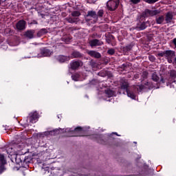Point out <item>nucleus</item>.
<instances>
[{"label":"nucleus","instance_id":"nucleus-1","mask_svg":"<svg viewBox=\"0 0 176 176\" xmlns=\"http://www.w3.org/2000/svg\"><path fill=\"white\" fill-rule=\"evenodd\" d=\"M128 87H129V82H127V80H122L121 89H123V90H126L128 97H130V98H132V100L135 99V94L130 91Z\"/></svg>","mask_w":176,"mask_h":176},{"label":"nucleus","instance_id":"nucleus-2","mask_svg":"<svg viewBox=\"0 0 176 176\" xmlns=\"http://www.w3.org/2000/svg\"><path fill=\"white\" fill-rule=\"evenodd\" d=\"M118 6L119 0H109L107 3V9L111 12H113V10H116Z\"/></svg>","mask_w":176,"mask_h":176},{"label":"nucleus","instance_id":"nucleus-3","mask_svg":"<svg viewBox=\"0 0 176 176\" xmlns=\"http://www.w3.org/2000/svg\"><path fill=\"white\" fill-rule=\"evenodd\" d=\"M38 118H39V116L38 115L36 111L30 113L28 116V119L30 123H35L38 120Z\"/></svg>","mask_w":176,"mask_h":176},{"label":"nucleus","instance_id":"nucleus-4","mask_svg":"<svg viewBox=\"0 0 176 176\" xmlns=\"http://www.w3.org/2000/svg\"><path fill=\"white\" fill-rule=\"evenodd\" d=\"M165 57H166L168 62L171 64L173 63V58L175 57V52L173 51H166Z\"/></svg>","mask_w":176,"mask_h":176},{"label":"nucleus","instance_id":"nucleus-5","mask_svg":"<svg viewBox=\"0 0 176 176\" xmlns=\"http://www.w3.org/2000/svg\"><path fill=\"white\" fill-rule=\"evenodd\" d=\"M90 17H91L92 19H95L94 20V23H96V21H97V14H96V12L89 11L88 14L87 15V17H86V20H90V19H89Z\"/></svg>","mask_w":176,"mask_h":176},{"label":"nucleus","instance_id":"nucleus-6","mask_svg":"<svg viewBox=\"0 0 176 176\" xmlns=\"http://www.w3.org/2000/svg\"><path fill=\"white\" fill-rule=\"evenodd\" d=\"M16 28L20 31L25 30V21L21 20L16 23Z\"/></svg>","mask_w":176,"mask_h":176},{"label":"nucleus","instance_id":"nucleus-7","mask_svg":"<svg viewBox=\"0 0 176 176\" xmlns=\"http://www.w3.org/2000/svg\"><path fill=\"white\" fill-rule=\"evenodd\" d=\"M52 52L47 49H43L41 50V55H38V57H49L52 56Z\"/></svg>","mask_w":176,"mask_h":176},{"label":"nucleus","instance_id":"nucleus-8","mask_svg":"<svg viewBox=\"0 0 176 176\" xmlns=\"http://www.w3.org/2000/svg\"><path fill=\"white\" fill-rule=\"evenodd\" d=\"M104 43L102 41H100L97 39H94L89 42L90 46L93 47V46H101V45H103Z\"/></svg>","mask_w":176,"mask_h":176},{"label":"nucleus","instance_id":"nucleus-9","mask_svg":"<svg viewBox=\"0 0 176 176\" xmlns=\"http://www.w3.org/2000/svg\"><path fill=\"white\" fill-rule=\"evenodd\" d=\"M87 54L91 56V57H94L95 58H100L101 57V54L96 51H88Z\"/></svg>","mask_w":176,"mask_h":176},{"label":"nucleus","instance_id":"nucleus-10","mask_svg":"<svg viewBox=\"0 0 176 176\" xmlns=\"http://www.w3.org/2000/svg\"><path fill=\"white\" fill-rule=\"evenodd\" d=\"M57 60L59 63H65V61H68V60H69V56L60 55L57 57Z\"/></svg>","mask_w":176,"mask_h":176},{"label":"nucleus","instance_id":"nucleus-11","mask_svg":"<svg viewBox=\"0 0 176 176\" xmlns=\"http://www.w3.org/2000/svg\"><path fill=\"white\" fill-rule=\"evenodd\" d=\"M164 21H166V19L163 15H160L156 18L157 24H164Z\"/></svg>","mask_w":176,"mask_h":176},{"label":"nucleus","instance_id":"nucleus-12","mask_svg":"<svg viewBox=\"0 0 176 176\" xmlns=\"http://www.w3.org/2000/svg\"><path fill=\"white\" fill-rule=\"evenodd\" d=\"M171 20H173V13L167 12L165 16V22L166 23H171Z\"/></svg>","mask_w":176,"mask_h":176},{"label":"nucleus","instance_id":"nucleus-13","mask_svg":"<svg viewBox=\"0 0 176 176\" xmlns=\"http://www.w3.org/2000/svg\"><path fill=\"white\" fill-rule=\"evenodd\" d=\"M158 10H146V14L147 16H156V14H159Z\"/></svg>","mask_w":176,"mask_h":176},{"label":"nucleus","instance_id":"nucleus-14","mask_svg":"<svg viewBox=\"0 0 176 176\" xmlns=\"http://www.w3.org/2000/svg\"><path fill=\"white\" fill-rule=\"evenodd\" d=\"M80 67V63L78 61H74L71 63V68L72 69H76V68H79Z\"/></svg>","mask_w":176,"mask_h":176},{"label":"nucleus","instance_id":"nucleus-15","mask_svg":"<svg viewBox=\"0 0 176 176\" xmlns=\"http://www.w3.org/2000/svg\"><path fill=\"white\" fill-rule=\"evenodd\" d=\"M34 34H35V31L29 30L25 32V36L29 38V39H32V38H34Z\"/></svg>","mask_w":176,"mask_h":176},{"label":"nucleus","instance_id":"nucleus-16","mask_svg":"<svg viewBox=\"0 0 176 176\" xmlns=\"http://www.w3.org/2000/svg\"><path fill=\"white\" fill-rule=\"evenodd\" d=\"M0 161L1 163V165L0 166V171H3V164H5V156L3 155L0 154Z\"/></svg>","mask_w":176,"mask_h":176},{"label":"nucleus","instance_id":"nucleus-17","mask_svg":"<svg viewBox=\"0 0 176 176\" xmlns=\"http://www.w3.org/2000/svg\"><path fill=\"white\" fill-rule=\"evenodd\" d=\"M152 80L154 82H159L160 78L158 77L157 74H156V72L153 73L151 76Z\"/></svg>","mask_w":176,"mask_h":176},{"label":"nucleus","instance_id":"nucleus-18","mask_svg":"<svg viewBox=\"0 0 176 176\" xmlns=\"http://www.w3.org/2000/svg\"><path fill=\"white\" fill-rule=\"evenodd\" d=\"M105 93L107 96V97H113V96L115 94V92L111 89H107L105 91Z\"/></svg>","mask_w":176,"mask_h":176},{"label":"nucleus","instance_id":"nucleus-19","mask_svg":"<svg viewBox=\"0 0 176 176\" xmlns=\"http://www.w3.org/2000/svg\"><path fill=\"white\" fill-rule=\"evenodd\" d=\"M47 33V30L46 29H41L38 33L37 36H42V35H45V34Z\"/></svg>","mask_w":176,"mask_h":176},{"label":"nucleus","instance_id":"nucleus-20","mask_svg":"<svg viewBox=\"0 0 176 176\" xmlns=\"http://www.w3.org/2000/svg\"><path fill=\"white\" fill-rule=\"evenodd\" d=\"M169 74H170V78H172L173 79H175V78H176V72H175V70H170Z\"/></svg>","mask_w":176,"mask_h":176},{"label":"nucleus","instance_id":"nucleus-21","mask_svg":"<svg viewBox=\"0 0 176 176\" xmlns=\"http://www.w3.org/2000/svg\"><path fill=\"white\" fill-rule=\"evenodd\" d=\"M72 78L73 80L78 82V80H79L80 76L78 74H75L72 76Z\"/></svg>","mask_w":176,"mask_h":176},{"label":"nucleus","instance_id":"nucleus-22","mask_svg":"<svg viewBox=\"0 0 176 176\" xmlns=\"http://www.w3.org/2000/svg\"><path fill=\"white\" fill-rule=\"evenodd\" d=\"M59 133H60V130L59 129H56V130H54L53 131L46 132L45 133V134H51L52 135H53V134L54 135L55 134H59Z\"/></svg>","mask_w":176,"mask_h":176},{"label":"nucleus","instance_id":"nucleus-23","mask_svg":"<svg viewBox=\"0 0 176 176\" xmlns=\"http://www.w3.org/2000/svg\"><path fill=\"white\" fill-rule=\"evenodd\" d=\"M72 16H73V17H79V16H80V12H79V11H74L72 13Z\"/></svg>","mask_w":176,"mask_h":176},{"label":"nucleus","instance_id":"nucleus-24","mask_svg":"<svg viewBox=\"0 0 176 176\" xmlns=\"http://www.w3.org/2000/svg\"><path fill=\"white\" fill-rule=\"evenodd\" d=\"M72 56L74 58H76L78 57H80V53L78 52H74L72 53Z\"/></svg>","mask_w":176,"mask_h":176},{"label":"nucleus","instance_id":"nucleus-25","mask_svg":"<svg viewBox=\"0 0 176 176\" xmlns=\"http://www.w3.org/2000/svg\"><path fill=\"white\" fill-rule=\"evenodd\" d=\"M145 28H146V25L145 24V23H141L139 27V30H145Z\"/></svg>","mask_w":176,"mask_h":176},{"label":"nucleus","instance_id":"nucleus-26","mask_svg":"<svg viewBox=\"0 0 176 176\" xmlns=\"http://www.w3.org/2000/svg\"><path fill=\"white\" fill-rule=\"evenodd\" d=\"M142 77L143 79H146L148 78V72H143Z\"/></svg>","mask_w":176,"mask_h":176},{"label":"nucleus","instance_id":"nucleus-27","mask_svg":"<svg viewBox=\"0 0 176 176\" xmlns=\"http://www.w3.org/2000/svg\"><path fill=\"white\" fill-rule=\"evenodd\" d=\"M107 53H108L109 54H111V55L112 56L113 54H115V50H113V49H110V50H109L107 51Z\"/></svg>","mask_w":176,"mask_h":176},{"label":"nucleus","instance_id":"nucleus-28","mask_svg":"<svg viewBox=\"0 0 176 176\" xmlns=\"http://www.w3.org/2000/svg\"><path fill=\"white\" fill-rule=\"evenodd\" d=\"M145 2L147 3H155V2H157V0H145Z\"/></svg>","mask_w":176,"mask_h":176},{"label":"nucleus","instance_id":"nucleus-29","mask_svg":"<svg viewBox=\"0 0 176 176\" xmlns=\"http://www.w3.org/2000/svg\"><path fill=\"white\" fill-rule=\"evenodd\" d=\"M102 14H104V10H100L98 12V16H99V17H102Z\"/></svg>","mask_w":176,"mask_h":176},{"label":"nucleus","instance_id":"nucleus-30","mask_svg":"<svg viewBox=\"0 0 176 176\" xmlns=\"http://www.w3.org/2000/svg\"><path fill=\"white\" fill-rule=\"evenodd\" d=\"M144 85H138L137 89L138 91H141V90H144Z\"/></svg>","mask_w":176,"mask_h":176},{"label":"nucleus","instance_id":"nucleus-31","mask_svg":"<svg viewBox=\"0 0 176 176\" xmlns=\"http://www.w3.org/2000/svg\"><path fill=\"white\" fill-rule=\"evenodd\" d=\"M67 20L69 23H76V21L72 18H67Z\"/></svg>","mask_w":176,"mask_h":176},{"label":"nucleus","instance_id":"nucleus-32","mask_svg":"<svg viewBox=\"0 0 176 176\" xmlns=\"http://www.w3.org/2000/svg\"><path fill=\"white\" fill-rule=\"evenodd\" d=\"M140 0H131V2H132L133 3H140Z\"/></svg>","mask_w":176,"mask_h":176},{"label":"nucleus","instance_id":"nucleus-33","mask_svg":"<svg viewBox=\"0 0 176 176\" xmlns=\"http://www.w3.org/2000/svg\"><path fill=\"white\" fill-rule=\"evenodd\" d=\"M76 131H82V129L80 127H77L74 129V132Z\"/></svg>","mask_w":176,"mask_h":176},{"label":"nucleus","instance_id":"nucleus-34","mask_svg":"<svg viewBox=\"0 0 176 176\" xmlns=\"http://www.w3.org/2000/svg\"><path fill=\"white\" fill-rule=\"evenodd\" d=\"M149 58H150L151 61H155V57L150 56Z\"/></svg>","mask_w":176,"mask_h":176},{"label":"nucleus","instance_id":"nucleus-35","mask_svg":"<svg viewBox=\"0 0 176 176\" xmlns=\"http://www.w3.org/2000/svg\"><path fill=\"white\" fill-rule=\"evenodd\" d=\"M166 52H164V53H161L160 54V56H162V57H163V56H166Z\"/></svg>","mask_w":176,"mask_h":176},{"label":"nucleus","instance_id":"nucleus-36","mask_svg":"<svg viewBox=\"0 0 176 176\" xmlns=\"http://www.w3.org/2000/svg\"><path fill=\"white\" fill-rule=\"evenodd\" d=\"M173 43H174V45L176 46V38H174V39H173Z\"/></svg>","mask_w":176,"mask_h":176},{"label":"nucleus","instance_id":"nucleus-37","mask_svg":"<svg viewBox=\"0 0 176 176\" xmlns=\"http://www.w3.org/2000/svg\"><path fill=\"white\" fill-rule=\"evenodd\" d=\"M32 24H38V22H36V21H34Z\"/></svg>","mask_w":176,"mask_h":176},{"label":"nucleus","instance_id":"nucleus-38","mask_svg":"<svg viewBox=\"0 0 176 176\" xmlns=\"http://www.w3.org/2000/svg\"><path fill=\"white\" fill-rule=\"evenodd\" d=\"M160 81H161L162 83H164V78H161Z\"/></svg>","mask_w":176,"mask_h":176},{"label":"nucleus","instance_id":"nucleus-39","mask_svg":"<svg viewBox=\"0 0 176 176\" xmlns=\"http://www.w3.org/2000/svg\"><path fill=\"white\" fill-rule=\"evenodd\" d=\"M69 137H75V135H69Z\"/></svg>","mask_w":176,"mask_h":176},{"label":"nucleus","instance_id":"nucleus-40","mask_svg":"<svg viewBox=\"0 0 176 176\" xmlns=\"http://www.w3.org/2000/svg\"><path fill=\"white\" fill-rule=\"evenodd\" d=\"M114 134H116V135H119L117 133H114Z\"/></svg>","mask_w":176,"mask_h":176}]
</instances>
